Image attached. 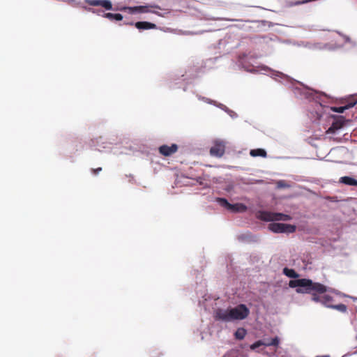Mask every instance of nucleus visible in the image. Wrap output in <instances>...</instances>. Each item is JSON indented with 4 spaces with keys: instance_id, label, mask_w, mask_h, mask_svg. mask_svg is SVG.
<instances>
[{
    "instance_id": "7ed1b4c3",
    "label": "nucleus",
    "mask_w": 357,
    "mask_h": 357,
    "mask_svg": "<svg viewBox=\"0 0 357 357\" xmlns=\"http://www.w3.org/2000/svg\"><path fill=\"white\" fill-rule=\"evenodd\" d=\"M250 313V310L245 304H240L231 308H218L214 312V318L222 322H231L245 319Z\"/></svg>"
},
{
    "instance_id": "473e14b6",
    "label": "nucleus",
    "mask_w": 357,
    "mask_h": 357,
    "mask_svg": "<svg viewBox=\"0 0 357 357\" xmlns=\"http://www.w3.org/2000/svg\"><path fill=\"white\" fill-rule=\"evenodd\" d=\"M316 357H330L328 355H324V356H318Z\"/></svg>"
},
{
    "instance_id": "ddd939ff",
    "label": "nucleus",
    "mask_w": 357,
    "mask_h": 357,
    "mask_svg": "<svg viewBox=\"0 0 357 357\" xmlns=\"http://www.w3.org/2000/svg\"><path fill=\"white\" fill-rule=\"evenodd\" d=\"M248 209V207L241 203L231 204L228 211L231 212H245Z\"/></svg>"
},
{
    "instance_id": "9b49d317",
    "label": "nucleus",
    "mask_w": 357,
    "mask_h": 357,
    "mask_svg": "<svg viewBox=\"0 0 357 357\" xmlns=\"http://www.w3.org/2000/svg\"><path fill=\"white\" fill-rule=\"evenodd\" d=\"M159 153L164 156H169L176 153L178 150V146L176 144H172L171 146L162 145L158 149Z\"/></svg>"
},
{
    "instance_id": "1a4fd4ad",
    "label": "nucleus",
    "mask_w": 357,
    "mask_h": 357,
    "mask_svg": "<svg viewBox=\"0 0 357 357\" xmlns=\"http://www.w3.org/2000/svg\"><path fill=\"white\" fill-rule=\"evenodd\" d=\"M225 144L222 141L217 140L210 149V153L213 156L220 158L225 153Z\"/></svg>"
},
{
    "instance_id": "bb28decb",
    "label": "nucleus",
    "mask_w": 357,
    "mask_h": 357,
    "mask_svg": "<svg viewBox=\"0 0 357 357\" xmlns=\"http://www.w3.org/2000/svg\"><path fill=\"white\" fill-rule=\"evenodd\" d=\"M95 13L97 14L98 15L102 16V17H103V15L105 14L103 10H102L100 9H96Z\"/></svg>"
},
{
    "instance_id": "f704fd0d",
    "label": "nucleus",
    "mask_w": 357,
    "mask_h": 357,
    "mask_svg": "<svg viewBox=\"0 0 357 357\" xmlns=\"http://www.w3.org/2000/svg\"><path fill=\"white\" fill-rule=\"evenodd\" d=\"M226 20H228V21H236L235 20H231V19H225Z\"/></svg>"
},
{
    "instance_id": "a878e982",
    "label": "nucleus",
    "mask_w": 357,
    "mask_h": 357,
    "mask_svg": "<svg viewBox=\"0 0 357 357\" xmlns=\"http://www.w3.org/2000/svg\"><path fill=\"white\" fill-rule=\"evenodd\" d=\"M356 103H357L356 101L351 102L348 103L347 105H345V107H347V109H350V108L354 107Z\"/></svg>"
},
{
    "instance_id": "f3484780",
    "label": "nucleus",
    "mask_w": 357,
    "mask_h": 357,
    "mask_svg": "<svg viewBox=\"0 0 357 357\" xmlns=\"http://www.w3.org/2000/svg\"><path fill=\"white\" fill-rule=\"evenodd\" d=\"M282 273L290 278H297L298 277V274L295 271V270L287 267L283 268Z\"/></svg>"
},
{
    "instance_id": "2eb2a0df",
    "label": "nucleus",
    "mask_w": 357,
    "mask_h": 357,
    "mask_svg": "<svg viewBox=\"0 0 357 357\" xmlns=\"http://www.w3.org/2000/svg\"><path fill=\"white\" fill-rule=\"evenodd\" d=\"M103 17L111 21H121L123 20V15L120 13H107L103 15Z\"/></svg>"
},
{
    "instance_id": "4468645a",
    "label": "nucleus",
    "mask_w": 357,
    "mask_h": 357,
    "mask_svg": "<svg viewBox=\"0 0 357 357\" xmlns=\"http://www.w3.org/2000/svg\"><path fill=\"white\" fill-rule=\"evenodd\" d=\"M339 181L347 185L357 186V180L350 176H342Z\"/></svg>"
},
{
    "instance_id": "f8f14e48",
    "label": "nucleus",
    "mask_w": 357,
    "mask_h": 357,
    "mask_svg": "<svg viewBox=\"0 0 357 357\" xmlns=\"http://www.w3.org/2000/svg\"><path fill=\"white\" fill-rule=\"evenodd\" d=\"M135 26L139 30H147L156 28V24L149 22H137L135 24Z\"/></svg>"
},
{
    "instance_id": "a211bd4d",
    "label": "nucleus",
    "mask_w": 357,
    "mask_h": 357,
    "mask_svg": "<svg viewBox=\"0 0 357 357\" xmlns=\"http://www.w3.org/2000/svg\"><path fill=\"white\" fill-rule=\"evenodd\" d=\"M217 107L227 112L232 119H235L238 116L237 114L235 112L229 109L227 107H226L222 103H218Z\"/></svg>"
},
{
    "instance_id": "cd10ccee",
    "label": "nucleus",
    "mask_w": 357,
    "mask_h": 357,
    "mask_svg": "<svg viewBox=\"0 0 357 357\" xmlns=\"http://www.w3.org/2000/svg\"><path fill=\"white\" fill-rule=\"evenodd\" d=\"M83 8H84L86 10H87V11H89V12L96 13V9H94V8H90V7H86V6H83Z\"/></svg>"
},
{
    "instance_id": "412c9836",
    "label": "nucleus",
    "mask_w": 357,
    "mask_h": 357,
    "mask_svg": "<svg viewBox=\"0 0 357 357\" xmlns=\"http://www.w3.org/2000/svg\"><path fill=\"white\" fill-rule=\"evenodd\" d=\"M215 202L217 203H218L221 206L227 208V210L229 209V205L231 204L228 201L227 199H226L225 198H222V197H218L215 199Z\"/></svg>"
},
{
    "instance_id": "20e7f679",
    "label": "nucleus",
    "mask_w": 357,
    "mask_h": 357,
    "mask_svg": "<svg viewBox=\"0 0 357 357\" xmlns=\"http://www.w3.org/2000/svg\"><path fill=\"white\" fill-rule=\"evenodd\" d=\"M238 65L245 70L252 73H259L261 74H266L271 71V70L267 66L257 65L252 57L248 56L245 54L239 56Z\"/></svg>"
},
{
    "instance_id": "6e6552de",
    "label": "nucleus",
    "mask_w": 357,
    "mask_h": 357,
    "mask_svg": "<svg viewBox=\"0 0 357 357\" xmlns=\"http://www.w3.org/2000/svg\"><path fill=\"white\" fill-rule=\"evenodd\" d=\"M149 8H160V7L155 4H151L149 6H123L119 10L121 11L127 12L129 14H136V13H149Z\"/></svg>"
},
{
    "instance_id": "c85d7f7f",
    "label": "nucleus",
    "mask_w": 357,
    "mask_h": 357,
    "mask_svg": "<svg viewBox=\"0 0 357 357\" xmlns=\"http://www.w3.org/2000/svg\"><path fill=\"white\" fill-rule=\"evenodd\" d=\"M102 170V168L101 167H99V168H97L96 169H93V172L96 174L98 173H99L100 171Z\"/></svg>"
},
{
    "instance_id": "dca6fc26",
    "label": "nucleus",
    "mask_w": 357,
    "mask_h": 357,
    "mask_svg": "<svg viewBox=\"0 0 357 357\" xmlns=\"http://www.w3.org/2000/svg\"><path fill=\"white\" fill-rule=\"evenodd\" d=\"M250 155L252 157H262L266 158L267 155L266 151L263 149H252L250 151Z\"/></svg>"
},
{
    "instance_id": "0eeeda50",
    "label": "nucleus",
    "mask_w": 357,
    "mask_h": 357,
    "mask_svg": "<svg viewBox=\"0 0 357 357\" xmlns=\"http://www.w3.org/2000/svg\"><path fill=\"white\" fill-rule=\"evenodd\" d=\"M280 343V339L278 337L273 338H264L263 340H258L250 345V348L252 350L257 351H262L263 348L269 346H278Z\"/></svg>"
},
{
    "instance_id": "5701e85b",
    "label": "nucleus",
    "mask_w": 357,
    "mask_h": 357,
    "mask_svg": "<svg viewBox=\"0 0 357 357\" xmlns=\"http://www.w3.org/2000/svg\"><path fill=\"white\" fill-rule=\"evenodd\" d=\"M339 128V126L333 123L331 126L328 129L327 133H333L335 132V130H337Z\"/></svg>"
},
{
    "instance_id": "c756f323",
    "label": "nucleus",
    "mask_w": 357,
    "mask_h": 357,
    "mask_svg": "<svg viewBox=\"0 0 357 357\" xmlns=\"http://www.w3.org/2000/svg\"><path fill=\"white\" fill-rule=\"evenodd\" d=\"M344 38L346 42L350 41V38L348 36H344Z\"/></svg>"
},
{
    "instance_id": "39448f33",
    "label": "nucleus",
    "mask_w": 357,
    "mask_h": 357,
    "mask_svg": "<svg viewBox=\"0 0 357 357\" xmlns=\"http://www.w3.org/2000/svg\"><path fill=\"white\" fill-rule=\"evenodd\" d=\"M258 219L266 222L287 221L291 219L289 215L282 213H275L268 211H259L257 214Z\"/></svg>"
},
{
    "instance_id": "423d86ee",
    "label": "nucleus",
    "mask_w": 357,
    "mask_h": 357,
    "mask_svg": "<svg viewBox=\"0 0 357 357\" xmlns=\"http://www.w3.org/2000/svg\"><path fill=\"white\" fill-rule=\"evenodd\" d=\"M296 226L289 224L273 222L268 225V229L276 234H291L296 231Z\"/></svg>"
},
{
    "instance_id": "f257e3e1",
    "label": "nucleus",
    "mask_w": 357,
    "mask_h": 357,
    "mask_svg": "<svg viewBox=\"0 0 357 357\" xmlns=\"http://www.w3.org/2000/svg\"><path fill=\"white\" fill-rule=\"evenodd\" d=\"M272 76H275L274 79L283 84L288 85L289 87L292 88L294 94L296 96L301 98H305L309 100H314L317 108L314 112L317 115V119H321L324 117V115L327 112L328 110L333 111L337 113H343L346 109L347 107H326L324 105L323 98L326 97V94L312 90L307 87L303 86L300 82L292 79L289 76L280 73L274 72L272 73Z\"/></svg>"
},
{
    "instance_id": "2f4dec72",
    "label": "nucleus",
    "mask_w": 357,
    "mask_h": 357,
    "mask_svg": "<svg viewBox=\"0 0 357 357\" xmlns=\"http://www.w3.org/2000/svg\"><path fill=\"white\" fill-rule=\"evenodd\" d=\"M311 0H305L303 1V2H301V3H307L309 1H310Z\"/></svg>"
},
{
    "instance_id": "4be33fe9",
    "label": "nucleus",
    "mask_w": 357,
    "mask_h": 357,
    "mask_svg": "<svg viewBox=\"0 0 357 357\" xmlns=\"http://www.w3.org/2000/svg\"><path fill=\"white\" fill-rule=\"evenodd\" d=\"M331 308L337 310L341 312H345L347 311V307L344 304H337V305H333Z\"/></svg>"
},
{
    "instance_id": "72a5a7b5",
    "label": "nucleus",
    "mask_w": 357,
    "mask_h": 357,
    "mask_svg": "<svg viewBox=\"0 0 357 357\" xmlns=\"http://www.w3.org/2000/svg\"><path fill=\"white\" fill-rule=\"evenodd\" d=\"M231 189V186H228L226 190L227 191H229Z\"/></svg>"
},
{
    "instance_id": "aec40b11",
    "label": "nucleus",
    "mask_w": 357,
    "mask_h": 357,
    "mask_svg": "<svg viewBox=\"0 0 357 357\" xmlns=\"http://www.w3.org/2000/svg\"><path fill=\"white\" fill-rule=\"evenodd\" d=\"M246 333L247 331L245 328H239L236 331L234 335L237 340H243L245 337Z\"/></svg>"
},
{
    "instance_id": "f03ea898",
    "label": "nucleus",
    "mask_w": 357,
    "mask_h": 357,
    "mask_svg": "<svg viewBox=\"0 0 357 357\" xmlns=\"http://www.w3.org/2000/svg\"><path fill=\"white\" fill-rule=\"evenodd\" d=\"M289 287L296 288V291L299 294H312V300L319 302L326 307L331 308L333 297L328 294H323L328 291L324 284L314 282L310 279H298L289 282Z\"/></svg>"
},
{
    "instance_id": "9d476101",
    "label": "nucleus",
    "mask_w": 357,
    "mask_h": 357,
    "mask_svg": "<svg viewBox=\"0 0 357 357\" xmlns=\"http://www.w3.org/2000/svg\"><path fill=\"white\" fill-rule=\"evenodd\" d=\"M89 6H101L107 10H112V3L110 0H84Z\"/></svg>"
},
{
    "instance_id": "393cba45",
    "label": "nucleus",
    "mask_w": 357,
    "mask_h": 357,
    "mask_svg": "<svg viewBox=\"0 0 357 357\" xmlns=\"http://www.w3.org/2000/svg\"><path fill=\"white\" fill-rule=\"evenodd\" d=\"M198 98L199 100H204L209 104H213V101L207 98H205V97H201V96H198Z\"/></svg>"
},
{
    "instance_id": "6ab92c4d",
    "label": "nucleus",
    "mask_w": 357,
    "mask_h": 357,
    "mask_svg": "<svg viewBox=\"0 0 357 357\" xmlns=\"http://www.w3.org/2000/svg\"><path fill=\"white\" fill-rule=\"evenodd\" d=\"M303 45L309 49H312V50H317V49L321 50V49H324V48L327 47V45H322L321 43L311 44V43H307L304 44L303 43Z\"/></svg>"
},
{
    "instance_id": "7c9ffc66",
    "label": "nucleus",
    "mask_w": 357,
    "mask_h": 357,
    "mask_svg": "<svg viewBox=\"0 0 357 357\" xmlns=\"http://www.w3.org/2000/svg\"><path fill=\"white\" fill-rule=\"evenodd\" d=\"M278 185H279L280 187H283V186H284V185L282 183V181H280V182L278 183Z\"/></svg>"
},
{
    "instance_id": "c9c22d12",
    "label": "nucleus",
    "mask_w": 357,
    "mask_h": 357,
    "mask_svg": "<svg viewBox=\"0 0 357 357\" xmlns=\"http://www.w3.org/2000/svg\"><path fill=\"white\" fill-rule=\"evenodd\" d=\"M213 20H220L219 18H212Z\"/></svg>"
},
{
    "instance_id": "b1692460",
    "label": "nucleus",
    "mask_w": 357,
    "mask_h": 357,
    "mask_svg": "<svg viewBox=\"0 0 357 357\" xmlns=\"http://www.w3.org/2000/svg\"><path fill=\"white\" fill-rule=\"evenodd\" d=\"M224 357H248L246 355L238 354L236 353H232L225 355Z\"/></svg>"
}]
</instances>
